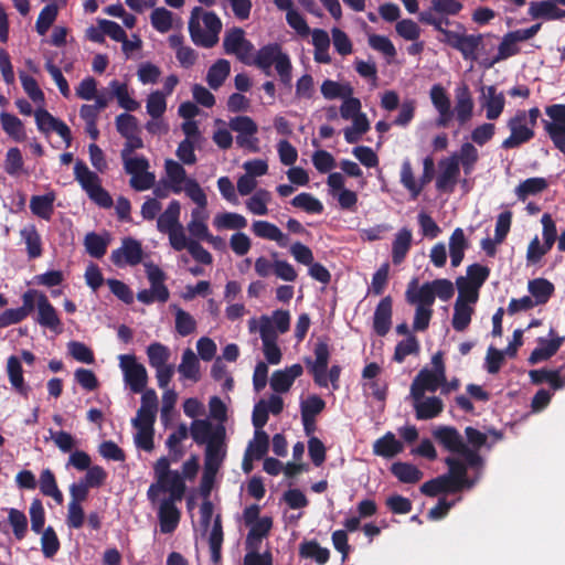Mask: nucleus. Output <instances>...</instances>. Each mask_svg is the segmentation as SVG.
Returning a JSON list of instances; mask_svg holds the SVG:
<instances>
[{
	"instance_id": "f257e3e1",
	"label": "nucleus",
	"mask_w": 565,
	"mask_h": 565,
	"mask_svg": "<svg viewBox=\"0 0 565 565\" xmlns=\"http://www.w3.org/2000/svg\"><path fill=\"white\" fill-rule=\"evenodd\" d=\"M454 285L448 279H435L419 286L418 279L413 278L405 291L406 301L415 307L413 330L425 331L429 327L436 298L448 301L454 296Z\"/></svg>"
},
{
	"instance_id": "f03ea898",
	"label": "nucleus",
	"mask_w": 565,
	"mask_h": 565,
	"mask_svg": "<svg viewBox=\"0 0 565 565\" xmlns=\"http://www.w3.org/2000/svg\"><path fill=\"white\" fill-rule=\"evenodd\" d=\"M156 481L150 484L147 497L154 504L161 500V494H168L162 500L181 501L185 492V482L182 475L170 469L168 457H160L153 465Z\"/></svg>"
},
{
	"instance_id": "7ed1b4c3",
	"label": "nucleus",
	"mask_w": 565,
	"mask_h": 565,
	"mask_svg": "<svg viewBox=\"0 0 565 565\" xmlns=\"http://www.w3.org/2000/svg\"><path fill=\"white\" fill-rule=\"evenodd\" d=\"M222 21L216 13L194 7L189 19V32L192 41L203 47H213L218 42Z\"/></svg>"
},
{
	"instance_id": "20e7f679",
	"label": "nucleus",
	"mask_w": 565,
	"mask_h": 565,
	"mask_svg": "<svg viewBox=\"0 0 565 565\" xmlns=\"http://www.w3.org/2000/svg\"><path fill=\"white\" fill-rule=\"evenodd\" d=\"M252 65L262 70L267 76L271 75L275 67L284 85H289L292 79V64L289 55L277 43H270L260 47L252 57Z\"/></svg>"
},
{
	"instance_id": "39448f33",
	"label": "nucleus",
	"mask_w": 565,
	"mask_h": 565,
	"mask_svg": "<svg viewBox=\"0 0 565 565\" xmlns=\"http://www.w3.org/2000/svg\"><path fill=\"white\" fill-rule=\"evenodd\" d=\"M541 111L537 107L529 110L519 109L507 121L510 136L505 138L501 147L503 149H515L529 142L535 136V127Z\"/></svg>"
},
{
	"instance_id": "423d86ee",
	"label": "nucleus",
	"mask_w": 565,
	"mask_h": 565,
	"mask_svg": "<svg viewBox=\"0 0 565 565\" xmlns=\"http://www.w3.org/2000/svg\"><path fill=\"white\" fill-rule=\"evenodd\" d=\"M340 116L344 120H351L352 125L343 129L344 139L348 143H356L362 136L370 130V121L366 114L362 111L361 100L353 95L342 99Z\"/></svg>"
},
{
	"instance_id": "0eeeda50",
	"label": "nucleus",
	"mask_w": 565,
	"mask_h": 565,
	"mask_svg": "<svg viewBox=\"0 0 565 565\" xmlns=\"http://www.w3.org/2000/svg\"><path fill=\"white\" fill-rule=\"evenodd\" d=\"M163 168V179L172 193L180 194L183 192L190 200L205 193L200 183L194 178L188 175L183 164L179 161L166 159Z\"/></svg>"
},
{
	"instance_id": "6e6552de",
	"label": "nucleus",
	"mask_w": 565,
	"mask_h": 565,
	"mask_svg": "<svg viewBox=\"0 0 565 565\" xmlns=\"http://www.w3.org/2000/svg\"><path fill=\"white\" fill-rule=\"evenodd\" d=\"M225 427H220L213 441H210L205 448L204 469L201 487L204 491L210 492L215 477L223 465L226 457L225 446Z\"/></svg>"
},
{
	"instance_id": "1a4fd4ad",
	"label": "nucleus",
	"mask_w": 565,
	"mask_h": 565,
	"mask_svg": "<svg viewBox=\"0 0 565 565\" xmlns=\"http://www.w3.org/2000/svg\"><path fill=\"white\" fill-rule=\"evenodd\" d=\"M542 24L536 23L527 29L508 32L502 36L498 46V53L493 57L483 58L480 63L486 68L493 67L497 63L520 53L519 43L533 39L541 30Z\"/></svg>"
},
{
	"instance_id": "9d476101",
	"label": "nucleus",
	"mask_w": 565,
	"mask_h": 565,
	"mask_svg": "<svg viewBox=\"0 0 565 565\" xmlns=\"http://www.w3.org/2000/svg\"><path fill=\"white\" fill-rule=\"evenodd\" d=\"M74 178L88 198L98 206L108 209L113 205V199L102 186L100 178L96 172L92 171L83 160L75 162Z\"/></svg>"
},
{
	"instance_id": "9b49d317",
	"label": "nucleus",
	"mask_w": 565,
	"mask_h": 565,
	"mask_svg": "<svg viewBox=\"0 0 565 565\" xmlns=\"http://www.w3.org/2000/svg\"><path fill=\"white\" fill-rule=\"evenodd\" d=\"M433 436L444 448L463 457L465 460L473 468L481 465V457L476 452V450L466 445L462 436L456 428L450 426H438L434 429Z\"/></svg>"
},
{
	"instance_id": "f8f14e48",
	"label": "nucleus",
	"mask_w": 565,
	"mask_h": 565,
	"mask_svg": "<svg viewBox=\"0 0 565 565\" xmlns=\"http://www.w3.org/2000/svg\"><path fill=\"white\" fill-rule=\"evenodd\" d=\"M290 313L287 310H275L270 316L263 315L259 318L248 320V330L250 333L258 332L260 339L268 335L269 339H278L279 334L286 333L290 328Z\"/></svg>"
},
{
	"instance_id": "ddd939ff",
	"label": "nucleus",
	"mask_w": 565,
	"mask_h": 565,
	"mask_svg": "<svg viewBox=\"0 0 565 565\" xmlns=\"http://www.w3.org/2000/svg\"><path fill=\"white\" fill-rule=\"evenodd\" d=\"M431 367L422 369L414 377L409 391L435 393L445 382V363L441 352L431 356Z\"/></svg>"
},
{
	"instance_id": "4468645a",
	"label": "nucleus",
	"mask_w": 565,
	"mask_h": 565,
	"mask_svg": "<svg viewBox=\"0 0 565 565\" xmlns=\"http://www.w3.org/2000/svg\"><path fill=\"white\" fill-rule=\"evenodd\" d=\"M180 202L172 200L157 218V230L168 235L171 247L180 246L183 237L186 235L184 226L180 222Z\"/></svg>"
},
{
	"instance_id": "2eb2a0df",
	"label": "nucleus",
	"mask_w": 565,
	"mask_h": 565,
	"mask_svg": "<svg viewBox=\"0 0 565 565\" xmlns=\"http://www.w3.org/2000/svg\"><path fill=\"white\" fill-rule=\"evenodd\" d=\"M125 171L131 175L130 186L136 191H146L153 188L156 175L149 172V161L143 156H126L121 157Z\"/></svg>"
},
{
	"instance_id": "dca6fc26",
	"label": "nucleus",
	"mask_w": 565,
	"mask_h": 565,
	"mask_svg": "<svg viewBox=\"0 0 565 565\" xmlns=\"http://www.w3.org/2000/svg\"><path fill=\"white\" fill-rule=\"evenodd\" d=\"M546 119L543 128L554 147L565 154V104H553L545 107Z\"/></svg>"
},
{
	"instance_id": "f3484780",
	"label": "nucleus",
	"mask_w": 565,
	"mask_h": 565,
	"mask_svg": "<svg viewBox=\"0 0 565 565\" xmlns=\"http://www.w3.org/2000/svg\"><path fill=\"white\" fill-rule=\"evenodd\" d=\"M195 207L191 210V218L186 225L191 238L214 242L215 237L210 233L207 226V195L206 193L191 200Z\"/></svg>"
},
{
	"instance_id": "a211bd4d",
	"label": "nucleus",
	"mask_w": 565,
	"mask_h": 565,
	"mask_svg": "<svg viewBox=\"0 0 565 565\" xmlns=\"http://www.w3.org/2000/svg\"><path fill=\"white\" fill-rule=\"evenodd\" d=\"M231 130L237 134L236 143L238 147L256 153L259 151V139L256 137L258 126L248 116H237L228 121Z\"/></svg>"
},
{
	"instance_id": "6ab92c4d",
	"label": "nucleus",
	"mask_w": 565,
	"mask_h": 565,
	"mask_svg": "<svg viewBox=\"0 0 565 565\" xmlns=\"http://www.w3.org/2000/svg\"><path fill=\"white\" fill-rule=\"evenodd\" d=\"M119 367L124 374V381L132 393H141L148 383V373L146 367L137 362L132 354L119 355Z\"/></svg>"
},
{
	"instance_id": "aec40b11",
	"label": "nucleus",
	"mask_w": 565,
	"mask_h": 565,
	"mask_svg": "<svg viewBox=\"0 0 565 565\" xmlns=\"http://www.w3.org/2000/svg\"><path fill=\"white\" fill-rule=\"evenodd\" d=\"M224 51L227 54L235 55L241 62L252 65L254 55V45L245 38V32L241 28L228 30L223 39Z\"/></svg>"
},
{
	"instance_id": "412c9836",
	"label": "nucleus",
	"mask_w": 565,
	"mask_h": 565,
	"mask_svg": "<svg viewBox=\"0 0 565 565\" xmlns=\"http://www.w3.org/2000/svg\"><path fill=\"white\" fill-rule=\"evenodd\" d=\"M415 416L419 420H428L438 417L444 411V402L440 397L426 393L409 391Z\"/></svg>"
},
{
	"instance_id": "4be33fe9",
	"label": "nucleus",
	"mask_w": 565,
	"mask_h": 565,
	"mask_svg": "<svg viewBox=\"0 0 565 565\" xmlns=\"http://www.w3.org/2000/svg\"><path fill=\"white\" fill-rule=\"evenodd\" d=\"M143 250L141 243L135 238L126 237L120 247L114 249L110 254V260L119 268L126 266H136L142 260Z\"/></svg>"
},
{
	"instance_id": "5701e85b",
	"label": "nucleus",
	"mask_w": 565,
	"mask_h": 565,
	"mask_svg": "<svg viewBox=\"0 0 565 565\" xmlns=\"http://www.w3.org/2000/svg\"><path fill=\"white\" fill-rule=\"evenodd\" d=\"M479 105L488 120H497L504 111L505 96L494 85L482 86Z\"/></svg>"
},
{
	"instance_id": "b1692460",
	"label": "nucleus",
	"mask_w": 565,
	"mask_h": 565,
	"mask_svg": "<svg viewBox=\"0 0 565 565\" xmlns=\"http://www.w3.org/2000/svg\"><path fill=\"white\" fill-rule=\"evenodd\" d=\"M315 361L306 359V364L311 372L315 383L327 387V369L330 358V350L327 341L319 340L315 345Z\"/></svg>"
},
{
	"instance_id": "393cba45",
	"label": "nucleus",
	"mask_w": 565,
	"mask_h": 565,
	"mask_svg": "<svg viewBox=\"0 0 565 565\" xmlns=\"http://www.w3.org/2000/svg\"><path fill=\"white\" fill-rule=\"evenodd\" d=\"M460 175L457 156L444 158L438 163V174L436 177V189L441 192L450 193L454 191Z\"/></svg>"
},
{
	"instance_id": "a878e982",
	"label": "nucleus",
	"mask_w": 565,
	"mask_h": 565,
	"mask_svg": "<svg viewBox=\"0 0 565 565\" xmlns=\"http://www.w3.org/2000/svg\"><path fill=\"white\" fill-rule=\"evenodd\" d=\"M43 107L39 106L34 111L38 129L44 134L55 131L64 140L66 147H70L72 142L71 129L64 121L52 116Z\"/></svg>"
},
{
	"instance_id": "bb28decb",
	"label": "nucleus",
	"mask_w": 565,
	"mask_h": 565,
	"mask_svg": "<svg viewBox=\"0 0 565 565\" xmlns=\"http://www.w3.org/2000/svg\"><path fill=\"white\" fill-rule=\"evenodd\" d=\"M154 423L153 419L147 418H132L131 425L134 428V444L135 446L146 452L154 450Z\"/></svg>"
},
{
	"instance_id": "cd10ccee",
	"label": "nucleus",
	"mask_w": 565,
	"mask_h": 565,
	"mask_svg": "<svg viewBox=\"0 0 565 565\" xmlns=\"http://www.w3.org/2000/svg\"><path fill=\"white\" fill-rule=\"evenodd\" d=\"M565 342V337L558 335L554 329L548 332V338H539L537 347L532 351L529 362L536 364L553 356Z\"/></svg>"
},
{
	"instance_id": "c85d7f7f",
	"label": "nucleus",
	"mask_w": 565,
	"mask_h": 565,
	"mask_svg": "<svg viewBox=\"0 0 565 565\" xmlns=\"http://www.w3.org/2000/svg\"><path fill=\"white\" fill-rule=\"evenodd\" d=\"M455 98V108L451 110L452 116H455L459 125L463 126L471 120L475 108L473 98L467 84H461L456 88Z\"/></svg>"
},
{
	"instance_id": "c756f323",
	"label": "nucleus",
	"mask_w": 565,
	"mask_h": 565,
	"mask_svg": "<svg viewBox=\"0 0 565 565\" xmlns=\"http://www.w3.org/2000/svg\"><path fill=\"white\" fill-rule=\"evenodd\" d=\"M178 502L162 499L156 502L158 504L160 532L163 534L174 532L179 525L181 512L177 508Z\"/></svg>"
},
{
	"instance_id": "7c9ffc66",
	"label": "nucleus",
	"mask_w": 565,
	"mask_h": 565,
	"mask_svg": "<svg viewBox=\"0 0 565 565\" xmlns=\"http://www.w3.org/2000/svg\"><path fill=\"white\" fill-rule=\"evenodd\" d=\"M429 97L438 113L437 125L446 127L452 118L451 103L446 89L440 84H435L429 90Z\"/></svg>"
},
{
	"instance_id": "2f4dec72",
	"label": "nucleus",
	"mask_w": 565,
	"mask_h": 565,
	"mask_svg": "<svg viewBox=\"0 0 565 565\" xmlns=\"http://www.w3.org/2000/svg\"><path fill=\"white\" fill-rule=\"evenodd\" d=\"M38 316L35 321L44 328L53 332L60 333L62 331V322L58 318L56 309L52 306L45 295L39 296Z\"/></svg>"
},
{
	"instance_id": "473e14b6",
	"label": "nucleus",
	"mask_w": 565,
	"mask_h": 565,
	"mask_svg": "<svg viewBox=\"0 0 565 565\" xmlns=\"http://www.w3.org/2000/svg\"><path fill=\"white\" fill-rule=\"evenodd\" d=\"M147 278L150 282V292L154 295L157 301L166 302L170 297V292L164 285L166 274L153 263H145Z\"/></svg>"
},
{
	"instance_id": "72a5a7b5",
	"label": "nucleus",
	"mask_w": 565,
	"mask_h": 565,
	"mask_svg": "<svg viewBox=\"0 0 565 565\" xmlns=\"http://www.w3.org/2000/svg\"><path fill=\"white\" fill-rule=\"evenodd\" d=\"M392 326V298L384 297L375 308L373 329L380 337L387 334Z\"/></svg>"
},
{
	"instance_id": "f704fd0d",
	"label": "nucleus",
	"mask_w": 565,
	"mask_h": 565,
	"mask_svg": "<svg viewBox=\"0 0 565 565\" xmlns=\"http://www.w3.org/2000/svg\"><path fill=\"white\" fill-rule=\"evenodd\" d=\"M303 372L300 364H292L285 370H279L273 373L270 379V386L277 393H286L291 387L294 381L299 377Z\"/></svg>"
},
{
	"instance_id": "c9c22d12",
	"label": "nucleus",
	"mask_w": 565,
	"mask_h": 565,
	"mask_svg": "<svg viewBox=\"0 0 565 565\" xmlns=\"http://www.w3.org/2000/svg\"><path fill=\"white\" fill-rule=\"evenodd\" d=\"M252 231L255 236L263 239L274 241L281 247H285L288 243V236L282 233L277 225L268 221H254L252 224Z\"/></svg>"
},
{
	"instance_id": "e433bc0d",
	"label": "nucleus",
	"mask_w": 565,
	"mask_h": 565,
	"mask_svg": "<svg viewBox=\"0 0 565 565\" xmlns=\"http://www.w3.org/2000/svg\"><path fill=\"white\" fill-rule=\"evenodd\" d=\"M446 465L449 467V473L447 476L452 477L454 481L462 489H470L475 486L476 480H470L467 477V469L471 467L463 457H447L445 459Z\"/></svg>"
},
{
	"instance_id": "4c0bfd02",
	"label": "nucleus",
	"mask_w": 565,
	"mask_h": 565,
	"mask_svg": "<svg viewBox=\"0 0 565 565\" xmlns=\"http://www.w3.org/2000/svg\"><path fill=\"white\" fill-rule=\"evenodd\" d=\"M273 527V519L270 516H262L259 521L249 526L246 536V550H259L263 539H265Z\"/></svg>"
},
{
	"instance_id": "58836bf2",
	"label": "nucleus",
	"mask_w": 565,
	"mask_h": 565,
	"mask_svg": "<svg viewBox=\"0 0 565 565\" xmlns=\"http://www.w3.org/2000/svg\"><path fill=\"white\" fill-rule=\"evenodd\" d=\"M399 181L402 185L408 191L412 199H417L422 193L426 183L423 182V178H415L412 162L408 158L404 159L401 166Z\"/></svg>"
},
{
	"instance_id": "ea45409f",
	"label": "nucleus",
	"mask_w": 565,
	"mask_h": 565,
	"mask_svg": "<svg viewBox=\"0 0 565 565\" xmlns=\"http://www.w3.org/2000/svg\"><path fill=\"white\" fill-rule=\"evenodd\" d=\"M220 427H224V425H213L207 419H195L192 422L189 431L196 444H206L207 446L210 441L214 440L216 431Z\"/></svg>"
},
{
	"instance_id": "a19ab883",
	"label": "nucleus",
	"mask_w": 565,
	"mask_h": 565,
	"mask_svg": "<svg viewBox=\"0 0 565 565\" xmlns=\"http://www.w3.org/2000/svg\"><path fill=\"white\" fill-rule=\"evenodd\" d=\"M420 491L428 497H435L441 492H459L461 488L454 481L452 477L443 475L423 483Z\"/></svg>"
},
{
	"instance_id": "79ce46f5",
	"label": "nucleus",
	"mask_w": 565,
	"mask_h": 565,
	"mask_svg": "<svg viewBox=\"0 0 565 565\" xmlns=\"http://www.w3.org/2000/svg\"><path fill=\"white\" fill-rule=\"evenodd\" d=\"M413 242L412 231L407 227L401 228L394 236L392 244V260L395 265L401 264L408 254Z\"/></svg>"
},
{
	"instance_id": "37998d69",
	"label": "nucleus",
	"mask_w": 565,
	"mask_h": 565,
	"mask_svg": "<svg viewBox=\"0 0 565 565\" xmlns=\"http://www.w3.org/2000/svg\"><path fill=\"white\" fill-rule=\"evenodd\" d=\"M178 372L182 380L198 382L201 379L200 362L195 353L191 349H185L178 366Z\"/></svg>"
},
{
	"instance_id": "c03bdc74",
	"label": "nucleus",
	"mask_w": 565,
	"mask_h": 565,
	"mask_svg": "<svg viewBox=\"0 0 565 565\" xmlns=\"http://www.w3.org/2000/svg\"><path fill=\"white\" fill-rule=\"evenodd\" d=\"M56 194L50 191L43 195H33L30 200L31 212L43 220H51L54 212Z\"/></svg>"
},
{
	"instance_id": "a18cd8bd",
	"label": "nucleus",
	"mask_w": 565,
	"mask_h": 565,
	"mask_svg": "<svg viewBox=\"0 0 565 565\" xmlns=\"http://www.w3.org/2000/svg\"><path fill=\"white\" fill-rule=\"evenodd\" d=\"M7 373L11 386L21 395L28 396L30 387L25 384L20 360L11 355L7 361Z\"/></svg>"
},
{
	"instance_id": "49530a36",
	"label": "nucleus",
	"mask_w": 565,
	"mask_h": 565,
	"mask_svg": "<svg viewBox=\"0 0 565 565\" xmlns=\"http://www.w3.org/2000/svg\"><path fill=\"white\" fill-rule=\"evenodd\" d=\"M403 449V443L396 439L395 435L391 431L379 438L373 445L374 454L384 458H392L402 452Z\"/></svg>"
},
{
	"instance_id": "de8ad7c7",
	"label": "nucleus",
	"mask_w": 565,
	"mask_h": 565,
	"mask_svg": "<svg viewBox=\"0 0 565 565\" xmlns=\"http://www.w3.org/2000/svg\"><path fill=\"white\" fill-rule=\"evenodd\" d=\"M20 236L25 244L29 258L34 259L42 255V239L34 224L22 227Z\"/></svg>"
},
{
	"instance_id": "09e8293b",
	"label": "nucleus",
	"mask_w": 565,
	"mask_h": 565,
	"mask_svg": "<svg viewBox=\"0 0 565 565\" xmlns=\"http://www.w3.org/2000/svg\"><path fill=\"white\" fill-rule=\"evenodd\" d=\"M213 225L218 231L232 230L241 232V230L247 226V220L244 215L235 212H223L214 216Z\"/></svg>"
},
{
	"instance_id": "8fccbe9b",
	"label": "nucleus",
	"mask_w": 565,
	"mask_h": 565,
	"mask_svg": "<svg viewBox=\"0 0 565 565\" xmlns=\"http://www.w3.org/2000/svg\"><path fill=\"white\" fill-rule=\"evenodd\" d=\"M0 124L3 131L15 142H22L26 139V132L23 122L14 115L2 111L0 114Z\"/></svg>"
},
{
	"instance_id": "3c124183",
	"label": "nucleus",
	"mask_w": 565,
	"mask_h": 565,
	"mask_svg": "<svg viewBox=\"0 0 565 565\" xmlns=\"http://www.w3.org/2000/svg\"><path fill=\"white\" fill-rule=\"evenodd\" d=\"M169 45L175 51V57L182 67L189 68L196 61V54L190 46L183 45V36L172 34L169 36Z\"/></svg>"
},
{
	"instance_id": "603ef678",
	"label": "nucleus",
	"mask_w": 565,
	"mask_h": 565,
	"mask_svg": "<svg viewBox=\"0 0 565 565\" xmlns=\"http://www.w3.org/2000/svg\"><path fill=\"white\" fill-rule=\"evenodd\" d=\"M527 290L537 306L545 305L554 294V285L545 278H535L527 282Z\"/></svg>"
},
{
	"instance_id": "864d4df0",
	"label": "nucleus",
	"mask_w": 565,
	"mask_h": 565,
	"mask_svg": "<svg viewBox=\"0 0 565 565\" xmlns=\"http://www.w3.org/2000/svg\"><path fill=\"white\" fill-rule=\"evenodd\" d=\"M271 201V194L265 189L256 190L246 201V210L257 216L268 214V203Z\"/></svg>"
},
{
	"instance_id": "5fc2aeb1",
	"label": "nucleus",
	"mask_w": 565,
	"mask_h": 565,
	"mask_svg": "<svg viewBox=\"0 0 565 565\" xmlns=\"http://www.w3.org/2000/svg\"><path fill=\"white\" fill-rule=\"evenodd\" d=\"M467 247L468 241L463 230L460 227L456 228L449 238L450 262L454 267H458L461 264Z\"/></svg>"
},
{
	"instance_id": "6e6d98bb",
	"label": "nucleus",
	"mask_w": 565,
	"mask_h": 565,
	"mask_svg": "<svg viewBox=\"0 0 565 565\" xmlns=\"http://www.w3.org/2000/svg\"><path fill=\"white\" fill-rule=\"evenodd\" d=\"M320 90L322 96L328 100L343 99L354 93V88L350 83H340L332 79L323 81Z\"/></svg>"
},
{
	"instance_id": "4d7b16f0",
	"label": "nucleus",
	"mask_w": 565,
	"mask_h": 565,
	"mask_svg": "<svg viewBox=\"0 0 565 565\" xmlns=\"http://www.w3.org/2000/svg\"><path fill=\"white\" fill-rule=\"evenodd\" d=\"M200 239L188 238L186 235L183 237L181 245L178 247H172L177 252H181L186 249L190 255L199 263L204 265H210L213 262V257L211 253L205 249L200 243Z\"/></svg>"
},
{
	"instance_id": "13d9d810",
	"label": "nucleus",
	"mask_w": 565,
	"mask_h": 565,
	"mask_svg": "<svg viewBox=\"0 0 565 565\" xmlns=\"http://www.w3.org/2000/svg\"><path fill=\"white\" fill-rule=\"evenodd\" d=\"M39 486L42 494L51 497L57 504L63 503L64 497L62 491L57 487L56 479L52 470H42L40 475Z\"/></svg>"
},
{
	"instance_id": "bf43d9fd",
	"label": "nucleus",
	"mask_w": 565,
	"mask_h": 565,
	"mask_svg": "<svg viewBox=\"0 0 565 565\" xmlns=\"http://www.w3.org/2000/svg\"><path fill=\"white\" fill-rule=\"evenodd\" d=\"M109 88L116 97L119 106L125 110L134 111L140 107V104L130 96L127 84L115 79L109 83Z\"/></svg>"
},
{
	"instance_id": "052dcab7",
	"label": "nucleus",
	"mask_w": 565,
	"mask_h": 565,
	"mask_svg": "<svg viewBox=\"0 0 565 565\" xmlns=\"http://www.w3.org/2000/svg\"><path fill=\"white\" fill-rule=\"evenodd\" d=\"M189 436V428L185 424H180L178 428L171 433L167 440L166 446L169 449L170 456L173 461H178L183 456L181 443Z\"/></svg>"
},
{
	"instance_id": "680f3d73",
	"label": "nucleus",
	"mask_w": 565,
	"mask_h": 565,
	"mask_svg": "<svg viewBox=\"0 0 565 565\" xmlns=\"http://www.w3.org/2000/svg\"><path fill=\"white\" fill-rule=\"evenodd\" d=\"M231 72V64L226 60L216 61L207 71L206 82L212 89H217L225 82Z\"/></svg>"
},
{
	"instance_id": "e2e57ef3",
	"label": "nucleus",
	"mask_w": 565,
	"mask_h": 565,
	"mask_svg": "<svg viewBox=\"0 0 565 565\" xmlns=\"http://www.w3.org/2000/svg\"><path fill=\"white\" fill-rule=\"evenodd\" d=\"M392 473L404 483H416L423 478V472L412 463L395 462L391 467Z\"/></svg>"
},
{
	"instance_id": "0e129e2a",
	"label": "nucleus",
	"mask_w": 565,
	"mask_h": 565,
	"mask_svg": "<svg viewBox=\"0 0 565 565\" xmlns=\"http://www.w3.org/2000/svg\"><path fill=\"white\" fill-rule=\"evenodd\" d=\"M475 312V307L469 303L455 302L454 306V316L451 320L452 328L456 331L462 332L465 331L470 322L471 317Z\"/></svg>"
},
{
	"instance_id": "69168bd1",
	"label": "nucleus",
	"mask_w": 565,
	"mask_h": 565,
	"mask_svg": "<svg viewBox=\"0 0 565 565\" xmlns=\"http://www.w3.org/2000/svg\"><path fill=\"white\" fill-rule=\"evenodd\" d=\"M546 188L547 181L544 178H530L515 188V194L519 200L525 201L530 195L539 194Z\"/></svg>"
},
{
	"instance_id": "338daca9",
	"label": "nucleus",
	"mask_w": 565,
	"mask_h": 565,
	"mask_svg": "<svg viewBox=\"0 0 565 565\" xmlns=\"http://www.w3.org/2000/svg\"><path fill=\"white\" fill-rule=\"evenodd\" d=\"M299 553L302 557L311 558L320 565L326 564L330 557L329 550L320 546L316 541L301 543L299 546Z\"/></svg>"
},
{
	"instance_id": "774afa93",
	"label": "nucleus",
	"mask_w": 565,
	"mask_h": 565,
	"mask_svg": "<svg viewBox=\"0 0 565 565\" xmlns=\"http://www.w3.org/2000/svg\"><path fill=\"white\" fill-rule=\"evenodd\" d=\"M3 168L11 177H20L26 173L24 160L19 148L13 147L7 151Z\"/></svg>"
}]
</instances>
